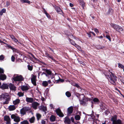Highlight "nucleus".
<instances>
[{
	"instance_id": "nucleus-27",
	"label": "nucleus",
	"mask_w": 124,
	"mask_h": 124,
	"mask_svg": "<svg viewBox=\"0 0 124 124\" xmlns=\"http://www.w3.org/2000/svg\"><path fill=\"white\" fill-rule=\"evenodd\" d=\"M113 9L111 8H109L107 12V14L112 15L113 13Z\"/></svg>"
},
{
	"instance_id": "nucleus-26",
	"label": "nucleus",
	"mask_w": 124,
	"mask_h": 124,
	"mask_svg": "<svg viewBox=\"0 0 124 124\" xmlns=\"http://www.w3.org/2000/svg\"><path fill=\"white\" fill-rule=\"evenodd\" d=\"M6 11V9L3 8L2 9L0 12V16H1L3 13H5Z\"/></svg>"
},
{
	"instance_id": "nucleus-1",
	"label": "nucleus",
	"mask_w": 124,
	"mask_h": 124,
	"mask_svg": "<svg viewBox=\"0 0 124 124\" xmlns=\"http://www.w3.org/2000/svg\"><path fill=\"white\" fill-rule=\"evenodd\" d=\"M10 100V96L8 93H3L0 95V100L3 101V104H8Z\"/></svg>"
},
{
	"instance_id": "nucleus-34",
	"label": "nucleus",
	"mask_w": 124,
	"mask_h": 124,
	"mask_svg": "<svg viewBox=\"0 0 124 124\" xmlns=\"http://www.w3.org/2000/svg\"><path fill=\"white\" fill-rule=\"evenodd\" d=\"M79 1L81 5L83 6H84V2L83 0H79Z\"/></svg>"
},
{
	"instance_id": "nucleus-49",
	"label": "nucleus",
	"mask_w": 124,
	"mask_h": 124,
	"mask_svg": "<svg viewBox=\"0 0 124 124\" xmlns=\"http://www.w3.org/2000/svg\"><path fill=\"white\" fill-rule=\"evenodd\" d=\"M106 37L107 39H108L109 40V41H111V38H110V36L109 35H106Z\"/></svg>"
},
{
	"instance_id": "nucleus-58",
	"label": "nucleus",
	"mask_w": 124,
	"mask_h": 124,
	"mask_svg": "<svg viewBox=\"0 0 124 124\" xmlns=\"http://www.w3.org/2000/svg\"><path fill=\"white\" fill-rule=\"evenodd\" d=\"M94 31L96 33H99L98 30L97 29H95L94 30Z\"/></svg>"
},
{
	"instance_id": "nucleus-15",
	"label": "nucleus",
	"mask_w": 124,
	"mask_h": 124,
	"mask_svg": "<svg viewBox=\"0 0 124 124\" xmlns=\"http://www.w3.org/2000/svg\"><path fill=\"white\" fill-rule=\"evenodd\" d=\"M10 37L15 42H16L17 44H21V43L18 41V40L16 38L15 36L13 35H10Z\"/></svg>"
},
{
	"instance_id": "nucleus-7",
	"label": "nucleus",
	"mask_w": 124,
	"mask_h": 124,
	"mask_svg": "<svg viewBox=\"0 0 124 124\" xmlns=\"http://www.w3.org/2000/svg\"><path fill=\"white\" fill-rule=\"evenodd\" d=\"M4 120L6 124H10L11 123V119L8 116L6 115L4 117Z\"/></svg>"
},
{
	"instance_id": "nucleus-16",
	"label": "nucleus",
	"mask_w": 124,
	"mask_h": 124,
	"mask_svg": "<svg viewBox=\"0 0 124 124\" xmlns=\"http://www.w3.org/2000/svg\"><path fill=\"white\" fill-rule=\"evenodd\" d=\"M73 110V107L71 106L69 108L67 109V111L68 114H70L72 113Z\"/></svg>"
},
{
	"instance_id": "nucleus-35",
	"label": "nucleus",
	"mask_w": 124,
	"mask_h": 124,
	"mask_svg": "<svg viewBox=\"0 0 124 124\" xmlns=\"http://www.w3.org/2000/svg\"><path fill=\"white\" fill-rule=\"evenodd\" d=\"M65 94L68 97H70L71 96V94L68 91L66 92V93Z\"/></svg>"
},
{
	"instance_id": "nucleus-64",
	"label": "nucleus",
	"mask_w": 124,
	"mask_h": 124,
	"mask_svg": "<svg viewBox=\"0 0 124 124\" xmlns=\"http://www.w3.org/2000/svg\"><path fill=\"white\" fill-rule=\"evenodd\" d=\"M44 74L45 75L46 77H48V78H49V76L47 74V73H45V74Z\"/></svg>"
},
{
	"instance_id": "nucleus-6",
	"label": "nucleus",
	"mask_w": 124,
	"mask_h": 124,
	"mask_svg": "<svg viewBox=\"0 0 124 124\" xmlns=\"http://www.w3.org/2000/svg\"><path fill=\"white\" fill-rule=\"evenodd\" d=\"M110 25L115 30L119 32H120L121 31L123 30L122 28L118 25L113 23L111 24Z\"/></svg>"
},
{
	"instance_id": "nucleus-31",
	"label": "nucleus",
	"mask_w": 124,
	"mask_h": 124,
	"mask_svg": "<svg viewBox=\"0 0 124 124\" xmlns=\"http://www.w3.org/2000/svg\"><path fill=\"white\" fill-rule=\"evenodd\" d=\"M20 1L22 2V3H26L29 4L30 3V2L28 0H20Z\"/></svg>"
},
{
	"instance_id": "nucleus-3",
	"label": "nucleus",
	"mask_w": 124,
	"mask_h": 124,
	"mask_svg": "<svg viewBox=\"0 0 124 124\" xmlns=\"http://www.w3.org/2000/svg\"><path fill=\"white\" fill-rule=\"evenodd\" d=\"M89 100V99L86 98L84 94H81L79 98L80 104L84 106L86 105L87 104L86 102Z\"/></svg>"
},
{
	"instance_id": "nucleus-45",
	"label": "nucleus",
	"mask_w": 124,
	"mask_h": 124,
	"mask_svg": "<svg viewBox=\"0 0 124 124\" xmlns=\"http://www.w3.org/2000/svg\"><path fill=\"white\" fill-rule=\"evenodd\" d=\"M4 56L3 55H1L0 56V60H3L4 59Z\"/></svg>"
},
{
	"instance_id": "nucleus-59",
	"label": "nucleus",
	"mask_w": 124,
	"mask_h": 124,
	"mask_svg": "<svg viewBox=\"0 0 124 124\" xmlns=\"http://www.w3.org/2000/svg\"><path fill=\"white\" fill-rule=\"evenodd\" d=\"M87 34L88 35V36L90 38L91 37V35L90 32L89 33H87Z\"/></svg>"
},
{
	"instance_id": "nucleus-46",
	"label": "nucleus",
	"mask_w": 124,
	"mask_h": 124,
	"mask_svg": "<svg viewBox=\"0 0 124 124\" xmlns=\"http://www.w3.org/2000/svg\"><path fill=\"white\" fill-rule=\"evenodd\" d=\"M48 58H49L51 59L52 60H53L54 62L55 61V60L54 59L53 57L50 55L48 57Z\"/></svg>"
},
{
	"instance_id": "nucleus-52",
	"label": "nucleus",
	"mask_w": 124,
	"mask_h": 124,
	"mask_svg": "<svg viewBox=\"0 0 124 124\" xmlns=\"http://www.w3.org/2000/svg\"><path fill=\"white\" fill-rule=\"evenodd\" d=\"M15 57L13 56H12L11 57V60L12 62H14L15 61Z\"/></svg>"
},
{
	"instance_id": "nucleus-8",
	"label": "nucleus",
	"mask_w": 124,
	"mask_h": 124,
	"mask_svg": "<svg viewBox=\"0 0 124 124\" xmlns=\"http://www.w3.org/2000/svg\"><path fill=\"white\" fill-rule=\"evenodd\" d=\"M13 79L14 81H21L23 80V78L20 75L14 77Z\"/></svg>"
},
{
	"instance_id": "nucleus-11",
	"label": "nucleus",
	"mask_w": 124,
	"mask_h": 124,
	"mask_svg": "<svg viewBox=\"0 0 124 124\" xmlns=\"http://www.w3.org/2000/svg\"><path fill=\"white\" fill-rule=\"evenodd\" d=\"M36 77L35 76L33 75L32 78H31V80L32 83L34 85H36Z\"/></svg>"
},
{
	"instance_id": "nucleus-22",
	"label": "nucleus",
	"mask_w": 124,
	"mask_h": 124,
	"mask_svg": "<svg viewBox=\"0 0 124 124\" xmlns=\"http://www.w3.org/2000/svg\"><path fill=\"white\" fill-rule=\"evenodd\" d=\"M33 99L31 98L27 97L26 98V101L28 102L32 103L33 101Z\"/></svg>"
},
{
	"instance_id": "nucleus-50",
	"label": "nucleus",
	"mask_w": 124,
	"mask_h": 124,
	"mask_svg": "<svg viewBox=\"0 0 124 124\" xmlns=\"http://www.w3.org/2000/svg\"><path fill=\"white\" fill-rule=\"evenodd\" d=\"M99 115H96V116H95V117L93 116H92V119H93L94 118V117H96V119H98V118L99 117Z\"/></svg>"
},
{
	"instance_id": "nucleus-63",
	"label": "nucleus",
	"mask_w": 124,
	"mask_h": 124,
	"mask_svg": "<svg viewBox=\"0 0 124 124\" xmlns=\"http://www.w3.org/2000/svg\"><path fill=\"white\" fill-rule=\"evenodd\" d=\"M50 107H51V109H52V108H53V105L52 104H50Z\"/></svg>"
},
{
	"instance_id": "nucleus-57",
	"label": "nucleus",
	"mask_w": 124,
	"mask_h": 124,
	"mask_svg": "<svg viewBox=\"0 0 124 124\" xmlns=\"http://www.w3.org/2000/svg\"><path fill=\"white\" fill-rule=\"evenodd\" d=\"M45 55H46V57H48L50 55L47 52H45Z\"/></svg>"
},
{
	"instance_id": "nucleus-42",
	"label": "nucleus",
	"mask_w": 124,
	"mask_h": 124,
	"mask_svg": "<svg viewBox=\"0 0 124 124\" xmlns=\"http://www.w3.org/2000/svg\"><path fill=\"white\" fill-rule=\"evenodd\" d=\"M27 67L28 70L31 71L32 70L33 67L32 66H31L29 65H28L27 66Z\"/></svg>"
},
{
	"instance_id": "nucleus-54",
	"label": "nucleus",
	"mask_w": 124,
	"mask_h": 124,
	"mask_svg": "<svg viewBox=\"0 0 124 124\" xmlns=\"http://www.w3.org/2000/svg\"><path fill=\"white\" fill-rule=\"evenodd\" d=\"M46 121L44 120H42L41 121L42 124H45Z\"/></svg>"
},
{
	"instance_id": "nucleus-44",
	"label": "nucleus",
	"mask_w": 124,
	"mask_h": 124,
	"mask_svg": "<svg viewBox=\"0 0 124 124\" xmlns=\"http://www.w3.org/2000/svg\"><path fill=\"white\" fill-rule=\"evenodd\" d=\"M74 46L79 50H80L81 49L80 47L77 44H76Z\"/></svg>"
},
{
	"instance_id": "nucleus-29",
	"label": "nucleus",
	"mask_w": 124,
	"mask_h": 124,
	"mask_svg": "<svg viewBox=\"0 0 124 124\" xmlns=\"http://www.w3.org/2000/svg\"><path fill=\"white\" fill-rule=\"evenodd\" d=\"M35 118L33 116L30 118L29 120L30 122L31 123H33L35 121Z\"/></svg>"
},
{
	"instance_id": "nucleus-28",
	"label": "nucleus",
	"mask_w": 124,
	"mask_h": 124,
	"mask_svg": "<svg viewBox=\"0 0 124 124\" xmlns=\"http://www.w3.org/2000/svg\"><path fill=\"white\" fill-rule=\"evenodd\" d=\"M50 120L52 122H54L55 120V117L54 115H51L50 117Z\"/></svg>"
},
{
	"instance_id": "nucleus-30",
	"label": "nucleus",
	"mask_w": 124,
	"mask_h": 124,
	"mask_svg": "<svg viewBox=\"0 0 124 124\" xmlns=\"http://www.w3.org/2000/svg\"><path fill=\"white\" fill-rule=\"evenodd\" d=\"M20 112L21 114L23 115H24L26 113V112L23 108L21 109Z\"/></svg>"
},
{
	"instance_id": "nucleus-14",
	"label": "nucleus",
	"mask_w": 124,
	"mask_h": 124,
	"mask_svg": "<svg viewBox=\"0 0 124 124\" xmlns=\"http://www.w3.org/2000/svg\"><path fill=\"white\" fill-rule=\"evenodd\" d=\"M0 88L3 89H8V85L7 84L3 83L0 86Z\"/></svg>"
},
{
	"instance_id": "nucleus-39",
	"label": "nucleus",
	"mask_w": 124,
	"mask_h": 124,
	"mask_svg": "<svg viewBox=\"0 0 124 124\" xmlns=\"http://www.w3.org/2000/svg\"><path fill=\"white\" fill-rule=\"evenodd\" d=\"M70 43L72 45L74 46L76 45V44L75 43L74 41L72 40H70Z\"/></svg>"
},
{
	"instance_id": "nucleus-47",
	"label": "nucleus",
	"mask_w": 124,
	"mask_h": 124,
	"mask_svg": "<svg viewBox=\"0 0 124 124\" xmlns=\"http://www.w3.org/2000/svg\"><path fill=\"white\" fill-rule=\"evenodd\" d=\"M74 86L77 88H79L80 89L82 90L81 88L80 87L78 84H75Z\"/></svg>"
},
{
	"instance_id": "nucleus-21",
	"label": "nucleus",
	"mask_w": 124,
	"mask_h": 124,
	"mask_svg": "<svg viewBox=\"0 0 124 124\" xmlns=\"http://www.w3.org/2000/svg\"><path fill=\"white\" fill-rule=\"evenodd\" d=\"M16 109V107L14 105H11L8 107L9 110L10 111H13Z\"/></svg>"
},
{
	"instance_id": "nucleus-41",
	"label": "nucleus",
	"mask_w": 124,
	"mask_h": 124,
	"mask_svg": "<svg viewBox=\"0 0 124 124\" xmlns=\"http://www.w3.org/2000/svg\"><path fill=\"white\" fill-rule=\"evenodd\" d=\"M17 95L19 97H20L23 96L24 95V94L23 93L21 92H19L18 93Z\"/></svg>"
},
{
	"instance_id": "nucleus-33",
	"label": "nucleus",
	"mask_w": 124,
	"mask_h": 124,
	"mask_svg": "<svg viewBox=\"0 0 124 124\" xmlns=\"http://www.w3.org/2000/svg\"><path fill=\"white\" fill-rule=\"evenodd\" d=\"M48 85V82L46 81H43L42 83V85L44 87Z\"/></svg>"
},
{
	"instance_id": "nucleus-38",
	"label": "nucleus",
	"mask_w": 124,
	"mask_h": 124,
	"mask_svg": "<svg viewBox=\"0 0 124 124\" xmlns=\"http://www.w3.org/2000/svg\"><path fill=\"white\" fill-rule=\"evenodd\" d=\"M25 111L26 112L30 110V108L28 107H25L23 108Z\"/></svg>"
},
{
	"instance_id": "nucleus-9",
	"label": "nucleus",
	"mask_w": 124,
	"mask_h": 124,
	"mask_svg": "<svg viewBox=\"0 0 124 124\" xmlns=\"http://www.w3.org/2000/svg\"><path fill=\"white\" fill-rule=\"evenodd\" d=\"M55 111L57 115L59 116L62 117L64 116L61 110L59 108L56 109Z\"/></svg>"
},
{
	"instance_id": "nucleus-51",
	"label": "nucleus",
	"mask_w": 124,
	"mask_h": 124,
	"mask_svg": "<svg viewBox=\"0 0 124 124\" xmlns=\"http://www.w3.org/2000/svg\"><path fill=\"white\" fill-rule=\"evenodd\" d=\"M6 6L7 7H8L10 5V3L8 1H7L6 2Z\"/></svg>"
},
{
	"instance_id": "nucleus-32",
	"label": "nucleus",
	"mask_w": 124,
	"mask_h": 124,
	"mask_svg": "<svg viewBox=\"0 0 124 124\" xmlns=\"http://www.w3.org/2000/svg\"><path fill=\"white\" fill-rule=\"evenodd\" d=\"M20 124H29L28 121L27 120H24L20 123Z\"/></svg>"
},
{
	"instance_id": "nucleus-53",
	"label": "nucleus",
	"mask_w": 124,
	"mask_h": 124,
	"mask_svg": "<svg viewBox=\"0 0 124 124\" xmlns=\"http://www.w3.org/2000/svg\"><path fill=\"white\" fill-rule=\"evenodd\" d=\"M100 106H101L100 108L101 109H104L105 110V107L103 106V105L102 104L100 105Z\"/></svg>"
},
{
	"instance_id": "nucleus-10",
	"label": "nucleus",
	"mask_w": 124,
	"mask_h": 124,
	"mask_svg": "<svg viewBox=\"0 0 124 124\" xmlns=\"http://www.w3.org/2000/svg\"><path fill=\"white\" fill-rule=\"evenodd\" d=\"M53 6L57 12L59 14H61L62 13V11L60 8L56 6Z\"/></svg>"
},
{
	"instance_id": "nucleus-13",
	"label": "nucleus",
	"mask_w": 124,
	"mask_h": 124,
	"mask_svg": "<svg viewBox=\"0 0 124 124\" xmlns=\"http://www.w3.org/2000/svg\"><path fill=\"white\" fill-rule=\"evenodd\" d=\"M70 120L68 117L67 116L64 118V122L65 124H70Z\"/></svg>"
},
{
	"instance_id": "nucleus-19",
	"label": "nucleus",
	"mask_w": 124,
	"mask_h": 124,
	"mask_svg": "<svg viewBox=\"0 0 124 124\" xmlns=\"http://www.w3.org/2000/svg\"><path fill=\"white\" fill-rule=\"evenodd\" d=\"M39 108L40 110L44 112H46L47 110L46 107L43 106H39Z\"/></svg>"
},
{
	"instance_id": "nucleus-18",
	"label": "nucleus",
	"mask_w": 124,
	"mask_h": 124,
	"mask_svg": "<svg viewBox=\"0 0 124 124\" xmlns=\"http://www.w3.org/2000/svg\"><path fill=\"white\" fill-rule=\"evenodd\" d=\"M21 89L23 91H26L29 89V87L27 85H23L21 86Z\"/></svg>"
},
{
	"instance_id": "nucleus-25",
	"label": "nucleus",
	"mask_w": 124,
	"mask_h": 124,
	"mask_svg": "<svg viewBox=\"0 0 124 124\" xmlns=\"http://www.w3.org/2000/svg\"><path fill=\"white\" fill-rule=\"evenodd\" d=\"M44 71L46 72L49 76H51L52 74V72L50 70L45 69Z\"/></svg>"
},
{
	"instance_id": "nucleus-24",
	"label": "nucleus",
	"mask_w": 124,
	"mask_h": 124,
	"mask_svg": "<svg viewBox=\"0 0 124 124\" xmlns=\"http://www.w3.org/2000/svg\"><path fill=\"white\" fill-rule=\"evenodd\" d=\"M6 77L5 75L0 74V80H4L6 79Z\"/></svg>"
},
{
	"instance_id": "nucleus-12",
	"label": "nucleus",
	"mask_w": 124,
	"mask_h": 124,
	"mask_svg": "<svg viewBox=\"0 0 124 124\" xmlns=\"http://www.w3.org/2000/svg\"><path fill=\"white\" fill-rule=\"evenodd\" d=\"M9 88L12 90L15 91L16 90V87L13 84L10 83L8 85Z\"/></svg>"
},
{
	"instance_id": "nucleus-2",
	"label": "nucleus",
	"mask_w": 124,
	"mask_h": 124,
	"mask_svg": "<svg viewBox=\"0 0 124 124\" xmlns=\"http://www.w3.org/2000/svg\"><path fill=\"white\" fill-rule=\"evenodd\" d=\"M110 72L111 74L109 75V73L108 72L106 73V72H104V74L109 80V82L112 84L115 85V82L117 80L116 77L112 72Z\"/></svg>"
},
{
	"instance_id": "nucleus-4",
	"label": "nucleus",
	"mask_w": 124,
	"mask_h": 124,
	"mask_svg": "<svg viewBox=\"0 0 124 124\" xmlns=\"http://www.w3.org/2000/svg\"><path fill=\"white\" fill-rule=\"evenodd\" d=\"M11 117L14 122L16 123H18L20 121V117L17 114L11 115Z\"/></svg>"
},
{
	"instance_id": "nucleus-61",
	"label": "nucleus",
	"mask_w": 124,
	"mask_h": 124,
	"mask_svg": "<svg viewBox=\"0 0 124 124\" xmlns=\"http://www.w3.org/2000/svg\"><path fill=\"white\" fill-rule=\"evenodd\" d=\"M42 9H43V11L44 12V13L45 14H46V13H47L46 11V10L44 8H42Z\"/></svg>"
},
{
	"instance_id": "nucleus-55",
	"label": "nucleus",
	"mask_w": 124,
	"mask_h": 124,
	"mask_svg": "<svg viewBox=\"0 0 124 124\" xmlns=\"http://www.w3.org/2000/svg\"><path fill=\"white\" fill-rule=\"evenodd\" d=\"M45 14L48 18H50V15L47 13Z\"/></svg>"
},
{
	"instance_id": "nucleus-62",
	"label": "nucleus",
	"mask_w": 124,
	"mask_h": 124,
	"mask_svg": "<svg viewBox=\"0 0 124 124\" xmlns=\"http://www.w3.org/2000/svg\"><path fill=\"white\" fill-rule=\"evenodd\" d=\"M31 56L33 57V58L35 59L36 60L37 59L35 57L34 55L33 54H31Z\"/></svg>"
},
{
	"instance_id": "nucleus-36",
	"label": "nucleus",
	"mask_w": 124,
	"mask_h": 124,
	"mask_svg": "<svg viewBox=\"0 0 124 124\" xmlns=\"http://www.w3.org/2000/svg\"><path fill=\"white\" fill-rule=\"evenodd\" d=\"M118 67L119 68H121L122 69H124V66L122 64L120 63H118Z\"/></svg>"
},
{
	"instance_id": "nucleus-43",
	"label": "nucleus",
	"mask_w": 124,
	"mask_h": 124,
	"mask_svg": "<svg viewBox=\"0 0 124 124\" xmlns=\"http://www.w3.org/2000/svg\"><path fill=\"white\" fill-rule=\"evenodd\" d=\"M7 47H8L10 48L11 49L13 50H14L15 49L13 47L10 45L7 44Z\"/></svg>"
},
{
	"instance_id": "nucleus-5",
	"label": "nucleus",
	"mask_w": 124,
	"mask_h": 124,
	"mask_svg": "<svg viewBox=\"0 0 124 124\" xmlns=\"http://www.w3.org/2000/svg\"><path fill=\"white\" fill-rule=\"evenodd\" d=\"M117 116L115 115L111 118V121H112L113 124H121L122 121L120 119L117 120Z\"/></svg>"
},
{
	"instance_id": "nucleus-48",
	"label": "nucleus",
	"mask_w": 124,
	"mask_h": 124,
	"mask_svg": "<svg viewBox=\"0 0 124 124\" xmlns=\"http://www.w3.org/2000/svg\"><path fill=\"white\" fill-rule=\"evenodd\" d=\"M93 101L94 102H97L99 101V99L96 98H94L93 99Z\"/></svg>"
},
{
	"instance_id": "nucleus-17",
	"label": "nucleus",
	"mask_w": 124,
	"mask_h": 124,
	"mask_svg": "<svg viewBox=\"0 0 124 124\" xmlns=\"http://www.w3.org/2000/svg\"><path fill=\"white\" fill-rule=\"evenodd\" d=\"M79 115H76L75 117V120H78L80 119V116H81V112H79Z\"/></svg>"
},
{
	"instance_id": "nucleus-20",
	"label": "nucleus",
	"mask_w": 124,
	"mask_h": 124,
	"mask_svg": "<svg viewBox=\"0 0 124 124\" xmlns=\"http://www.w3.org/2000/svg\"><path fill=\"white\" fill-rule=\"evenodd\" d=\"M38 105V103L36 102H34L32 104V107L34 109H36Z\"/></svg>"
},
{
	"instance_id": "nucleus-56",
	"label": "nucleus",
	"mask_w": 124,
	"mask_h": 124,
	"mask_svg": "<svg viewBox=\"0 0 124 124\" xmlns=\"http://www.w3.org/2000/svg\"><path fill=\"white\" fill-rule=\"evenodd\" d=\"M4 70L2 69H1L0 68V73H3Z\"/></svg>"
},
{
	"instance_id": "nucleus-40",
	"label": "nucleus",
	"mask_w": 124,
	"mask_h": 124,
	"mask_svg": "<svg viewBox=\"0 0 124 124\" xmlns=\"http://www.w3.org/2000/svg\"><path fill=\"white\" fill-rule=\"evenodd\" d=\"M75 95L79 98H79L80 97L81 95V94L80 95V94L78 93H76L75 94Z\"/></svg>"
},
{
	"instance_id": "nucleus-60",
	"label": "nucleus",
	"mask_w": 124,
	"mask_h": 124,
	"mask_svg": "<svg viewBox=\"0 0 124 124\" xmlns=\"http://www.w3.org/2000/svg\"><path fill=\"white\" fill-rule=\"evenodd\" d=\"M71 120L72 122H73L74 121V118L73 117H72L71 118Z\"/></svg>"
},
{
	"instance_id": "nucleus-23",
	"label": "nucleus",
	"mask_w": 124,
	"mask_h": 124,
	"mask_svg": "<svg viewBox=\"0 0 124 124\" xmlns=\"http://www.w3.org/2000/svg\"><path fill=\"white\" fill-rule=\"evenodd\" d=\"M20 100L18 99H17L13 101V104L15 105H16L20 103Z\"/></svg>"
},
{
	"instance_id": "nucleus-37",
	"label": "nucleus",
	"mask_w": 124,
	"mask_h": 124,
	"mask_svg": "<svg viewBox=\"0 0 124 124\" xmlns=\"http://www.w3.org/2000/svg\"><path fill=\"white\" fill-rule=\"evenodd\" d=\"M36 116L38 120H39V119L41 117V115L40 114L38 113L36 114Z\"/></svg>"
}]
</instances>
